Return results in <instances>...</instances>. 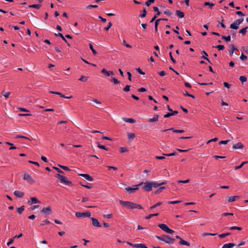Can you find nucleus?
<instances>
[{
  "instance_id": "obj_22",
  "label": "nucleus",
  "mask_w": 248,
  "mask_h": 248,
  "mask_svg": "<svg viewBox=\"0 0 248 248\" xmlns=\"http://www.w3.org/2000/svg\"><path fill=\"white\" fill-rule=\"evenodd\" d=\"M234 246H235V244L234 243L225 244L222 246V248H232Z\"/></svg>"
},
{
  "instance_id": "obj_41",
  "label": "nucleus",
  "mask_w": 248,
  "mask_h": 248,
  "mask_svg": "<svg viewBox=\"0 0 248 248\" xmlns=\"http://www.w3.org/2000/svg\"><path fill=\"white\" fill-rule=\"evenodd\" d=\"M229 230H237L238 231H241L242 230V228L240 227L233 226V227H230Z\"/></svg>"
},
{
  "instance_id": "obj_45",
  "label": "nucleus",
  "mask_w": 248,
  "mask_h": 248,
  "mask_svg": "<svg viewBox=\"0 0 248 248\" xmlns=\"http://www.w3.org/2000/svg\"><path fill=\"white\" fill-rule=\"evenodd\" d=\"M136 248H148L145 245L142 244H137Z\"/></svg>"
},
{
  "instance_id": "obj_47",
  "label": "nucleus",
  "mask_w": 248,
  "mask_h": 248,
  "mask_svg": "<svg viewBox=\"0 0 248 248\" xmlns=\"http://www.w3.org/2000/svg\"><path fill=\"white\" fill-rule=\"evenodd\" d=\"M176 155V153L175 152H173L172 153H170V154H165V153L162 154V155H165L166 156H174V155Z\"/></svg>"
},
{
  "instance_id": "obj_24",
  "label": "nucleus",
  "mask_w": 248,
  "mask_h": 248,
  "mask_svg": "<svg viewBox=\"0 0 248 248\" xmlns=\"http://www.w3.org/2000/svg\"><path fill=\"white\" fill-rule=\"evenodd\" d=\"M248 29V27H246L242 28L239 31V33H241L242 35H245L247 32V30Z\"/></svg>"
},
{
  "instance_id": "obj_36",
  "label": "nucleus",
  "mask_w": 248,
  "mask_h": 248,
  "mask_svg": "<svg viewBox=\"0 0 248 248\" xmlns=\"http://www.w3.org/2000/svg\"><path fill=\"white\" fill-rule=\"evenodd\" d=\"M213 47L217 48L218 50H222L225 48L224 46L221 45H219L217 46H213Z\"/></svg>"
},
{
  "instance_id": "obj_46",
  "label": "nucleus",
  "mask_w": 248,
  "mask_h": 248,
  "mask_svg": "<svg viewBox=\"0 0 248 248\" xmlns=\"http://www.w3.org/2000/svg\"><path fill=\"white\" fill-rule=\"evenodd\" d=\"M61 168H62V169L64 170H67V171H70L71 170L67 166H62V165H58Z\"/></svg>"
},
{
  "instance_id": "obj_55",
  "label": "nucleus",
  "mask_w": 248,
  "mask_h": 248,
  "mask_svg": "<svg viewBox=\"0 0 248 248\" xmlns=\"http://www.w3.org/2000/svg\"><path fill=\"white\" fill-rule=\"evenodd\" d=\"M112 26V23L111 22H109L108 23V25L107 26V27H105L104 28V30L106 31H108V30L111 28V27Z\"/></svg>"
},
{
  "instance_id": "obj_53",
  "label": "nucleus",
  "mask_w": 248,
  "mask_h": 248,
  "mask_svg": "<svg viewBox=\"0 0 248 248\" xmlns=\"http://www.w3.org/2000/svg\"><path fill=\"white\" fill-rule=\"evenodd\" d=\"M97 7H98V6L97 5H92V4H90V5H89L88 6H87L86 8L88 9H91V8H97Z\"/></svg>"
},
{
  "instance_id": "obj_14",
  "label": "nucleus",
  "mask_w": 248,
  "mask_h": 248,
  "mask_svg": "<svg viewBox=\"0 0 248 248\" xmlns=\"http://www.w3.org/2000/svg\"><path fill=\"white\" fill-rule=\"evenodd\" d=\"M202 54L203 55L201 57V58L206 60L208 62L212 64V62H210V60L207 58V53L205 51L203 50L202 51Z\"/></svg>"
},
{
  "instance_id": "obj_44",
  "label": "nucleus",
  "mask_w": 248,
  "mask_h": 248,
  "mask_svg": "<svg viewBox=\"0 0 248 248\" xmlns=\"http://www.w3.org/2000/svg\"><path fill=\"white\" fill-rule=\"evenodd\" d=\"M155 0H148L145 4L147 6H149L152 3L155 2Z\"/></svg>"
},
{
  "instance_id": "obj_15",
  "label": "nucleus",
  "mask_w": 248,
  "mask_h": 248,
  "mask_svg": "<svg viewBox=\"0 0 248 248\" xmlns=\"http://www.w3.org/2000/svg\"><path fill=\"white\" fill-rule=\"evenodd\" d=\"M14 194L17 197H19V198H22L24 195V192L18 191V190L15 191L14 192Z\"/></svg>"
},
{
  "instance_id": "obj_61",
  "label": "nucleus",
  "mask_w": 248,
  "mask_h": 248,
  "mask_svg": "<svg viewBox=\"0 0 248 248\" xmlns=\"http://www.w3.org/2000/svg\"><path fill=\"white\" fill-rule=\"evenodd\" d=\"M164 13L168 16H170L172 15V13L170 11L168 10H167L164 12Z\"/></svg>"
},
{
  "instance_id": "obj_56",
  "label": "nucleus",
  "mask_w": 248,
  "mask_h": 248,
  "mask_svg": "<svg viewBox=\"0 0 248 248\" xmlns=\"http://www.w3.org/2000/svg\"><path fill=\"white\" fill-rule=\"evenodd\" d=\"M120 149V151L121 153L127 152L128 151V150L126 147H121Z\"/></svg>"
},
{
  "instance_id": "obj_48",
  "label": "nucleus",
  "mask_w": 248,
  "mask_h": 248,
  "mask_svg": "<svg viewBox=\"0 0 248 248\" xmlns=\"http://www.w3.org/2000/svg\"><path fill=\"white\" fill-rule=\"evenodd\" d=\"M122 44L123 45H124V46H125V47H126L127 48H132V46H130V45L129 44H127L126 43V41L125 40H123V43H122Z\"/></svg>"
},
{
  "instance_id": "obj_27",
  "label": "nucleus",
  "mask_w": 248,
  "mask_h": 248,
  "mask_svg": "<svg viewBox=\"0 0 248 248\" xmlns=\"http://www.w3.org/2000/svg\"><path fill=\"white\" fill-rule=\"evenodd\" d=\"M204 6H208L210 7L211 9H213V7L215 6V4L213 3H210L209 2L206 1L203 4Z\"/></svg>"
},
{
  "instance_id": "obj_21",
  "label": "nucleus",
  "mask_w": 248,
  "mask_h": 248,
  "mask_svg": "<svg viewBox=\"0 0 248 248\" xmlns=\"http://www.w3.org/2000/svg\"><path fill=\"white\" fill-rule=\"evenodd\" d=\"M179 244L180 245H186L187 246H189L190 245V243L188 241H185L183 239H181V241L179 242Z\"/></svg>"
},
{
  "instance_id": "obj_4",
  "label": "nucleus",
  "mask_w": 248,
  "mask_h": 248,
  "mask_svg": "<svg viewBox=\"0 0 248 248\" xmlns=\"http://www.w3.org/2000/svg\"><path fill=\"white\" fill-rule=\"evenodd\" d=\"M243 21H244L243 18H239V19L235 20L233 23L231 24L230 28L232 29L236 30L239 28L238 25H239L240 24H241Z\"/></svg>"
},
{
  "instance_id": "obj_51",
  "label": "nucleus",
  "mask_w": 248,
  "mask_h": 248,
  "mask_svg": "<svg viewBox=\"0 0 248 248\" xmlns=\"http://www.w3.org/2000/svg\"><path fill=\"white\" fill-rule=\"evenodd\" d=\"M53 168L54 169H55L58 172L60 173H62V174H64V172L62 170L60 169L57 168V167H53Z\"/></svg>"
},
{
  "instance_id": "obj_31",
  "label": "nucleus",
  "mask_w": 248,
  "mask_h": 248,
  "mask_svg": "<svg viewBox=\"0 0 248 248\" xmlns=\"http://www.w3.org/2000/svg\"><path fill=\"white\" fill-rule=\"evenodd\" d=\"M89 47L91 49V50H92V52H93V55H95L96 54H97V52L93 48V46L92 45V44H89Z\"/></svg>"
},
{
  "instance_id": "obj_37",
  "label": "nucleus",
  "mask_w": 248,
  "mask_h": 248,
  "mask_svg": "<svg viewBox=\"0 0 248 248\" xmlns=\"http://www.w3.org/2000/svg\"><path fill=\"white\" fill-rule=\"evenodd\" d=\"M231 235V233L230 232H227V233H222V234H220L218 235L219 237L220 238H224L225 237L227 236H228V235Z\"/></svg>"
},
{
  "instance_id": "obj_58",
  "label": "nucleus",
  "mask_w": 248,
  "mask_h": 248,
  "mask_svg": "<svg viewBox=\"0 0 248 248\" xmlns=\"http://www.w3.org/2000/svg\"><path fill=\"white\" fill-rule=\"evenodd\" d=\"M190 181L189 179H186V180H178V183H188Z\"/></svg>"
},
{
  "instance_id": "obj_34",
  "label": "nucleus",
  "mask_w": 248,
  "mask_h": 248,
  "mask_svg": "<svg viewBox=\"0 0 248 248\" xmlns=\"http://www.w3.org/2000/svg\"><path fill=\"white\" fill-rule=\"evenodd\" d=\"M10 93V92H5L4 91L1 93V95H3L6 98L9 97Z\"/></svg>"
},
{
  "instance_id": "obj_8",
  "label": "nucleus",
  "mask_w": 248,
  "mask_h": 248,
  "mask_svg": "<svg viewBox=\"0 0 248 248\" xmlns=\"http://www.w3.org/2000/svg\"><path fill=\"white\" fill-rule=\"evenodd\" d=\"M91 213L89 211H87L85 213H81V212H76V216L77 217H91Z\"/></svg>"
},
{
  "instance_id": "obj_11",
  "label": "nucleus",
  "mask_w": 248,
  "mask_h": 248,
  "mask_svg": "<svg viewBox=\"0 0 248 248\" xmlns=\"http://www.w3.org/2000/svg\"><path fill=\"white\" fill-rule=\"evenodd\" d=\"M28 203L30 205H32V204L40 203V201H39L36 197H31L30 200L28 201Z\"/></svg>"
},
{
  "instance_id": "obj_7",
  "label": "nucleus",
  "mask_w": 248,
  "mask_h": 248,
  "mask_svg": "<svg viewBox=\"0 0 248 248\" xmlns=\"http://www.w3.org/2000/svg\"><path fill=\"white\" fill-rule=\"evenodd\" d=\"M23 179L26 180L29 184L32 185L35 183V181L27 172H25L23 176Z\"/></svg>"
},
{
  "instance_id": "obj_39",
  "label": "nucleus",
  "mask_w": 248,
  "mask_h": 248,
  "mask_svg": "<svg viewBox=\"0 0 248 248\" xmlns=\"http://www.w3.org/2000/svg\"><path fill=\"white\" fill-rule=\"evenodd\" d=\"M166 188L165 186H161L160 188H159L158 189H157L155 192V194H159L160 193L163 189H164Z\"/></svg>"
},
{
  "instance_id": "obj_23",
  "label": "nucleus",
  "mask_w": 248,
  "mask_h": 248,
  "mask_svg": "<svg viewBox=\"0 0 248 248\" xmlns=\"http://www.w3.org/2000/svg\"><path fill=\"white\" fill-rule=\"evenodd\" d=\"M123 120L124 122H128V123H129L131 124H133L136 122V121L134 119H132V118H123Z\"/></svg>"
},
{
  "instance_id": "obj_16",
  "label": "nucleus",
  "mask_w": 248,
  "mask_h": 248,
  "mask_svg": "<svg viewBox=\"0 0 248 248\" xmlns=\"http://www.w3.org/2000/svg\"><path fill=\"white\" fill-rule=\"evenodd\" d=\"M244 148V145L241 142H238L235 144H234L232 146V148L234 149H242Z\"/></svg>"
},
{
  "instance_id": "obj_10",
  "label": "nucleus",
  "mask_w": 248,
  "mask_h": 248,
  "mask_svg": "<svg viewBox=\"0 0 248 248\" xmlns=\"http://www.w3.org/2000/svg\"><path fill=\"white\" fill-rule=\"evenodd\" d=\"M92 221V225L94 227H101V225L100 224V223L98 222V220L94 217H90Z\"/></svg>"
},
{
  "instance_id": "obj_49",
  "label": "nucleus",
  "mask_w": 248,
  "mask_h": 248,
  "mask_svg": "<svg viewBox=\"0 0 248 248\" xmlns=\"http://www.w3.org/2000/svg\"><path fill=\"white\" fill-rule=\"evenodd\" d=\"M130 86L128 85H126L124 88L123 91L125 92H128L130 91Z\"/></svg>"
},
{
  "instance_id": "obj_25",
  "label": "nucleus",
  "mask_w": 248,
  "mask_h": 248,
  "mask_svg": "<svg viewBox=\"0 0 248 248\" xmlns=\"http://www.w3.org/2000/svg\"><path fill=\"white\" fill-rule=\"evenodd\" d=\"M147 15V11L145 8H143L142 11H140V16L141 18L145 17Z\"/></svg>"
},
{
  "instance_id": "obj_2",
  "label": "nucleus",
  "mask_w": 248,
  "mask_h": 248,
  "mask_svg": "<svg viewBox=\"0 0 248 248\" xmlns=\"http://www.w3.org/2000/svg\"><path fill=\"white\" fill-rule=\"evenodd\" d=\"M155 238H156L157 239L163 241L165 242L166 243L169 244H173L175 241V239L173 238L170 237L169 236L167 235H163L162 236H158L155 235Z\"/></svg>"
},
{
  "instance_id": "obj_29",
  "label": "nucleus",
  "mask_w": 248,
  "mask_h": 248,
  "mask_svg": "<svg viewBox=\"0 0 248 248\" xmlns=\"http://www.w3.org/2000/svg\"><path fill=\"white\" fill-rule=\"evenodd\" d=\"M41 6V5L40 4H32L29 6V8H36L37 9H39Z\"/></svg>"
},
{
  "instance_id": "obj_54",
  "label": "nucleus",
  "mask_w": 248,
  "mask_h": 248,
  "mask_svg": "<svg viewBox=\"0 0 248 248\" xmlns=\"http://www.w3.org/2000/svg\"><path fill=\"white\" fill-rule=\"evenodd\" d=\"M15 138H16V139L23 138V139H27L29 140H31L29 138L24 136H21V135H17L15 137Z\"/></svg>"
},
{
  "instance_id": "obj_32",
  "label": "nucleus",
  "mask_w": 248,
  "mask_h": 248,
  "mask_svg": "<svg viewBox=\"0 0 248 248\" xmlns=\"http://www.w3.org/2000/svg\"><path fill=\"white\" fill-rule=\"evenodd\" d=\"M49 92L50 93H51V94H57V95H60L61 97H64V94H62L61 93L59 92H53V91H50Z\"/></svg>"
},
{
  "instance_id": "obj_26",
  "label": "nucleus",
  "mask_w": 248,
  "mask_h": 248,
  "mask_svg": "<svg viewBox=\"0 0 248 248\" xmlns=\"http://www.w3.org/2000/svg\"><path fill=\"white\" fill-rule=\"evenodd\" d=\"M162 204V202H158L157 203L155 204V205L151 206L150 208H149V210H152V209H154L156 207L159 206H160Z\"/></svg>"
},
{
  "instance_id": "obj_57",
  "label": "nucleus",
  "mask_w": 248,
  "mask_h": 248,
  "mask_svg": "<svg viewBox=\"0 0 248 248\" xmlns=\"http://www.w3.org/2000/svg\"><path fill=\"white\" fill-rule=\"evenodd\" d=\"M151 183H152V185H153V186H154V187H155V188L161 186V184H160V183H157L154 182H151Z\"/></svg>"
},
{
  "instance_id": "obj_64",
  "label": "nucleus",
  "mask_w": 248,
  "mask_h": 248,
  "mask_svg": "<svg viewBox=\"0 0 248 248\" xmlns=\"http://www.w3.org/2000/svg\"><path fill=\"white\" fill-rule=\"evenodd\" d=\"M243 50L248 54V46H244L242 47Z\"/></svg>"
},
{
  "instance_id": "obj_42",
  "label": "nucleus",
  "mask_w": 248,
  "mask_h": 248,
  "mask_svg": "<svg viewBox=\"0 0 248 248\" xmlns=\"http://www.w3.org/2000/svg\"><path fill=\"white\" fill-rule=\"evenodd\" d=\"M101 73L106 75L108 77L109 76V71H107L105 68L102 69Z\"/></svg>"
},
{
  "instance_id": "obj_18",
  "label": "nucleus",
  "mask_w": 248,
  "mask_h": 248,
  "mask_svg": "<svg viewBox=\"0 0 248 248\" xmlns=\"http://www.w3.org/2000/svg\"><path fill=\"white\" fill-rule=\"evenodd\" d=\"M239 196H229L228 197V202H232L235 201L237 199H239Z\"/></svg>"
},
{
  "instance_id": "obj_38",
  "label": "nucleus",
  "mask_w": 248,
  "mask_h": 248,
  "mask_svg": "<svg viewBox=\"0 0 248 248\" xmlns=\"http://www.w3.org/2000/svg\"><path fill=\"white\" fill-rule=\"evenodd\" d=\"M24 205H22L21 207H20L19 208H17V211L19 214H22V213L24 211Z\"/></svg>"
},
{
  "instance_id": "obj_5",
  "label": "nucleus",
  "mask_w": 248,
  "mask_h": 248,
  "mask_svg": "<svg viewBox=\"0 0 248 248\" xmlns=\"http://www.w3.org/2000/svg\"><path fill=\"white\" fill-rule=\"evenodd\" d=\"M41 213L44 215L45 217H47L48 216L50 215L52 212V208L50 206H48L46 207H44L40 211Z\"/></svg>"
},
{
  "instance_id": "obj_9",
  "label": "nucleus",
  "mask_w": 248,
  "mask_h": 248,
  "mask_svg": "<svg viewBox=\"0 0 248 248\" xmlns=\"http://www.w3.org/2000/svg\"><path fill=\"white\" fill-rule=\"evenodd\" d=\"M145 185L142 187V188L146 191H151L152 189L153 185L149 182H146L144 183Z\"/></svg>"
},
{
  "instance_id": "obj_30",
  "label": "nucleus",
  "mask_w": 248,
  "mask_h": 248,
  "mask_svg": "<svg viewBox=\"0 0 248 248\" xmlns=\"http://www.w3.org/2000/svg\"><path fill=\"white\" fill-rule=\"evenodd\" d=\"M97 147L101 149H104V150H105L107 151L108 150V149L105 146L101 145L99 142H97Z\"/></svg>"
},
{
  "instance_id": "obj_6",
  "label": "nucleus",
  "mask_w": 248,
  "mask_h": 248,
  "mask_svg": "<svg viewBox=\"0 0 248 248\" xmlns=\"http://www.w3.org/2000/svg\"><path fill=\"white\" fill-rule=\"evenodd\" d=\"M144 183L141 182L138 185H136V187L132 188L131 187H127L125 188V190L129 193H134L139 189V186L142 185Z\"/></svg>"
},
{
  "instance_id": "obj_59",
  "label": "nucleus",
  "mask_w": 248,
  "mask_h": 248,
  "mask_svg": "<svg viewBox=\"0 0 248 248\" xmlns=\"http://www.w3.org/2000/svg\"><path fill=\"white\" fill-rule=\"evenodd\" d=\"M230 141L229 140H221L219 142V144H226Z\"/></svg>"
},
{
  "instance_id": "obj_40",
  "label": "nucleus",
  "mask_w": 248,
  "mask_h": 248,
  "mask_svg": "<svg viewBox=\"0 0 248 248\" xmlns=\"http://www.w3.org/2000/svg\"><path fill=\"white\" fill-rule=\"evenodd\" d=\"M111 81L113 82L114 84H119L120 82L119 80L114 77L111 78Z\"/></svg>"
},
{
  "instance_id": "obj_52",
  "label": "nucleus",
  "mask_w": 248,
  "mask_h": 248,
  "mask_svg": "<svg viewBox=\"0 0 248 248\" xmlns=\"http://www.w3.org/2000/svg\"><path fill=\"white\" fill-rule=\"evenodd\" d=\"M169 55H170V60L171 61H172V62L173 63H176V62L175 61V60L173 58V57H172V52H170L169 53Z\"/></svg>"
},
{
  "instance_id": "obj_3",
  "label": "nucleus",
  "mask_w": 248,
  "mask_h": 248,
  "mask_svg": "<svg viewBox=\"0 0 248 248\" xmlns=\"http://www.w3.org/2000/svg\"><path fill=\"white\" fill-rule=\"evenodd\" d=\"M55 177L58 178L59 180L61 181V182L62 183H64L69 186H71L72 185V183L71 181L68 180L65 176H63L62 175H61L59 173L56 174L55 175Z\"/></svg>"
},
{
  "instance_id": "obj_13",
  "label": "nucleus",
  "mask_w": 248,
  "mask_h": 248,
  "mask_svg": "<svg viewBox=\"0 0 248 248\" xmlns=\"http://www.w3.org/2000/svg\"><path fill=\"white\" fill-rule=\"evenodd\" d=\"M168 130H171V131H172L173 132L177 133H182L184 132V130H175L173 128H171L165 129V130H161V132H166Z\"/></svg>"
},
{
  "instance_id": "obj_63",
  "label": "nucleus",
  "mask_w": 248,
  "mask_h": 248,
  "mask_svg": "<svg viewBox=\"0 0 248 248\" xmlns=\"http://www.w3.org/2000/svg\"><path fill=\"white\" fill-rule=\"evenodd\" d=\"M240 59L242 61H245L247 60V57L242 53L240 57Z\"/></svg>"
},
{
  "instance_id": "obj_50",
  "label": "nucleus",
  "mask_w": 248,
  "mask_h": 248,
  "mask_svg": "<svg viewBox=\"0 0 248 248\" xmlns=\"http://www.w3.org/2000/svg\"><path fill=\"white\" fill-rule=\"evenodd\" d=\"M136 71L140 74L144 75H145V73L143 72L140 67L137 68L136 69Z\"/></svg>"
},
{
  "instance_id": "obj_35",
  "label": "nucleus",
  "mask_w": 248,
  "mask_h": 248,
  "mask_svg": "<svg viewBox=\"0 0 248 248\" xmlns=\"http://www.w3.org/2000/svg\"><path fill=\"white\" fill-rule=\"evenodd\" d=\"M88 78V77L81 76V77L79 78V80L83 82H86L87 81Z\"/></svg>"
},
{
  "instance_id": "obj_17",
  "label": "nucleus",
  "mask_w": 248,
  "mask_h": 248,
  "mask_svg": "<svg viewBox=\"0 0 248 248\" xmlns=\"http://www.w3.org/2000/svg\"><path fill=\"white\" fill-rule=\"evenodd\" d=\"M158 227L160 228L163 231L166 232L168 230L169 227L167 226V225L165 224H159L158 225Z\"/></svg>"
},
{
  "instance_id": "obj_28",
  "label": "nucleus",
  "mask_w": 248,
  "mask_h": 248,
  "mask_svg": "<svg viewBox=\"0 0 248 248\" xmlns=\"http://www.w3.org/2000/svg\"><path fill=\"white\" fill-rule=\"evenodd\" d=\"M221 38L226 42H229L231 41V36L230 35L228 36H222Z\"/></svg>"
},
{
  "instance_id": "obj_43",
  "label": "nucleus",
  "mask_w": 248,
  "mask_h": 248,
  "mask_svg": "<svg viewBox=\"0 0 248 248\" xmlns=\"http://www.w3.org/2000/svg\"><path fill=\"white\" fill-rule=\"evenodd\" d=\"M239 80L242 82H246L247 80V78L246 77L242 76L239 77Z\"/></svg>"
},
{
  "instance_id": "obj_19",
  "label": "nucleus",
  "mask_w": 248,
  "mask_h": 248,
  "mask_svg": "<svg viewBox=\"0 0 248 248\" xmlns=\"http://www.w3.org/2000/svg\"><path fill=\"white\" fill-rule=\"evenodd\" d=\"M159 115L157 114H155L154 116V117L153 118H150L148 121L149 123H153L155 122H156L158 120Z\"/></svg>"
},
{
  "instance_id": "obj_33",
  "label": "nucleus",
  "mask_w": 248,
  "mask_h": 248,
  "mask_svg": "<svg viewBox=\"0 0 248 248\" xmlns=\"http://www.w3.org/2000/svg\"><path fill=\"white\" fill-rule=\"evenodd\" d=\"M127 137L128 139L133 140L135 137V134L133 133H128Z\"/></svg>"
},
{
  "instance_id": "obj_60",
  "label": "nucleus",
  "mask_w": 248,
  "mask_h": 248,
  "mask_svg": "<svg viewBox=\"0 0 248 248\" xmlns=\"http://www.w3.org/2000/svg\"><path fill=\"white\" fill-rule=\"evenodd\" d=\"M17 108L19 111H22V112H29L30 111L28 109H27L19 107V108Z\"/></svg>"
},
{
  "instance_id": "obj_62",
  "label": "nucleus",
  "mask_w": 248,
  "mask_h": 248,
  "mask_svg": "<svg viewBox=\"0 0 248 248\" xmlns=\"http://www.w3.org/2000/svg\"><path fill=\"white\" fill-rule=\"evenodd\" d=\"M223 85H224V87H226L228 89L230 88V87H231V85L226 82H224Z\"/></svg>"
},
{
  "instance_id": "obj_12",
  "label": "nucleus",
  "mask_w": 248,
  "mask_h": 248,
  "mask_svg": "<svg viewBox=\"0 0 248 248\" xmlns=\"http://www.w3.org/2000/svg\"><path fill=\"white\" fill-rule=\"evenodd\" d=\"M78 175L83 177L88 181H92L93 180V178L88 174L80 173Z\"/></svg>"
},
{
  "instance_id": "obj_1",
  "label": "nucleus",
  "mask_w": 248,
  "mask_h": 248,
  "mask_svg": "<svg viewBox=\"0 0 248 248\" xmlns=\"http://www.w3.org/2000/svg\"><path fill=\"white\" fill-rule=\"evenodd\" d=\"M119 203L121 206L126 207L127 208L129 209H143L142 206L140 204H137L132 202L123 201L122 200H120Z\"/></svg>"
},
{
  "instance_id": "obj_20",
  "label": "nucleus",
  "mask_w": 248,
  "mask_h": 248,
  "mask_svg": "<svg viewBox=\"0 0 248 248\" xmlns=\"http://www.w3.org/2000/svg\"><path fill=\"white\" fill-rule=\"evenodd\" d=\"M175 14L177 16L181 18H183L185 16L184 13L180 10H176L175 12Z\"/></svg>"
}]
</instances>
